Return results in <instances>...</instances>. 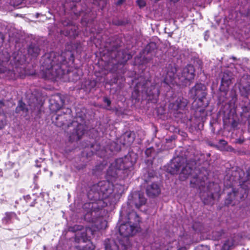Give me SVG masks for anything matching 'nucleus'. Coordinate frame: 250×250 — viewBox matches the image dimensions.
<instances>
[{"mask_svg": "<svg viewBox=\"0 0 250 250\" xmlns=\"http://www.w3.org/2000/svg\"><path fill=\"white\" fill-rule=\"evenodd\" d=\"M150 151V149H147L146 151V153L147 155H148V153Z\"/></svg>", "mask_w": 250, "mask_h": 250, "instance_id": "nucleus-31", "label": "nucleus"}, {"mask_svg": "<svg viewBox=\"0 0 250 250\" xmlns=\"http://www.w3.org/2000/svg\"><path fill=\"white\" fill-rule=\"evenodd\" d=\"M84 133L83 125L80 124L78 125V128L76 132L70 136V139L72 141L78 140L81 138Z\"/></svg>", "mask_w": 250, "mask_h": 250, "instance_id": "nucleus-14", "label": "nucleus"}, {"mask_svg": "<svg viewBox=\"0 0 250 250\" xmlns=\"http://www.w3.org/2000/svg\"><path fill=\"white\" fill-rule=\"evenodd\" d=\"M97 208V204L95 203H87L84 204V208L87 209L88 211L92 213Z\"/></svg>", "mask_w": 250, "mask_h": 250, "instance_id": "nucleus-17", "label": "nucleus"}, {"mask_svg": "<svg viewBox=\"0 0 250 250\" xmlns=\"http://www.w3.org/2000/svg\"><path fill=\"white\" fill-rule=\"evenodd\" d=\"M104 102L107 104V105H109L110 104V101L109 100H108L107 98L104 99Z\"/></svg>", "mask_w": 250, "mask_h": 250, "instance_id": "nucleus-27", "label": "nucleus"}, {"mask_svg": "<svg viewBox=\"0 0 250 250\" xmlns=\"http://www.w3.org/2000/svg\"><path fill=\"white\" fill-rule=\"evenodd\" d=\"M192 168L190 167L188 164L182 168V172L180 174L181 178L182 179V176L183 175L184 178H186L189 175L191 174Z\"/></svg>", "mask_w": 250, "mask_h": 250, "instance_id": "nucleus-16", "label": "nucleus"}, {"mask_svg": "<svg viewBox=\"0 0 250 250\" xmlns=\"http://www.w3.org/2000/svg\"><path fill=\"white\" fill-rule=\"evenodd\" d=\"M146 191L148 196L154 197L159 194L160 193V188L158 184L152 183L147 186Z\"/></svg>", "mask_w": 250, "mask_h": 250, "instance_id": "nucleus-12", "label": "nucleus"}, {"mask_svg": "<svg viewBox=\"0 0 250 250\" xmlns=\"http://www.w3.org/2000/svg\"><path fill=\"white\" fill-rule=\"evenodd\" d=\"M129 57H130V55H128L127 56V59H129Z\"/></svg>", "mask_w": 250, "mask_h": 250, "instance_id": "nucleus-41", "label": "nucleus"}, {"mask_svg": "<svg viewBox=\"0 0 250 250\" xmlns=\"http://www.w3.org/2000/svg\"><path fill=\"white\" fill-rule=\"evenodd\" d=\"M140 219L136 212L132 211L127 215V221L121 224L119 228V232L124 237L125 244L121 240L120 244L125 249H127L129 246L128 237L135 234L139 229Z\"/></svg>", "mask_w": 250, "mask_h": 250, "instance_id": "nucleus-2", "label": "nucleus"}, {"mask_svg": "<svg viewBox=\"0 0 250 250\" xmlns=\"http://www.w3.org/2000/svg\"><path fill=\"white\" fill-rule=\"evenodd\" d=\"M180 102H181V103L179 104V102L177 101L176 104H177V108L176 109H181L183 107H184L186 104H187V102L186 101H181L180 100Z\"/></svg>", "mask_w": 250, "mask_h": 250, "instance_id": "nucleus-22", "label": "nucleus"}, {"mask_svg": "<svg viewBox=\"0 0 250 250\" xmlns=\"http://www.w3.org/2000/svg\"><path fill=\"white\" fill-rule=\"evenodd\" d=\"M191 93L195 98V102L198 101L199 102L198 106H203V101L206 96L205 86L201 84H197L191 90Z\"/></svg>", "mask_w": 250, "mask_h": 250, "instance_id": "nucleus-5", "label": "nucleus"}, {"mask_svg": "<svg viewBox=\"0 0 250 250\" xmlns=\"http://www.w3.org/2000/svg\"><path fill=\"white\" fill-rule=\"evenodd\" d=\"M92 222L91 227H88L86 229L85 231L87 233L90 232L91 234H93L94 231L105 229L107 227V222L103 218H98Z\"/></svg>", "mask_w": 250, "mask_h": 250, "instance_id": "nucleus-8", "label": "nucleus"}, {"mask_svg": "<svg viewBox=\"0 0 250 250\" xmlns=\"http://www.w3.org/2000/svg\"><path fill=\"white\" fill-rule=\"evenodd\" d=\"M185 160L183 158H177L172 161L170 163L168 170L169 172L174 174L177 173L180 168L182 167L181 164L183 163Z\"/></svg>", "mask_w": 250, "mask_h": 250, "instance_id": "nucleus-11", "label": "nucleus"}, {"mask_svg": "<svg viewBox=\"0 0 250 250\" xmlns=\"http://www.w3.org/2000/svg\"><path fill=\"white\" fill-rule=\"evenodd\" d=\"M137 3L140 7H144L146 4L144 0H137Z\"/></svg>", "mask_w": 250, "mask_h": 250, "instance_id": "nucleus-24", "label": "nucleus"}, {"mask_svg": "<svg viewBox=\"0 0 250 250\" xmlns=\"http://www.w3.org/2000/svg\"><path fill=\"white\" fill-rule=\"evenodd\" d=\"M125 207H124L123 208H122V210L121 211V214H123L124 213V211H125Z\"/></svg>", "mask_w": 250, "mask_h": 250, "instance_id": "nucleus-30", "label": "nucleus"}, {"mask_svg": "<svg viewBox=\"0 0 250 250\" xmlns=\"http://www.w3.org/2000/svg\"><path fill=\"white\" fill-rule=\"evenodd\" d=\"M90 193H89V194H88V197H89V198H90Z\"/></svg>", "mask_w": 250, "mask_h": 250, "instance_id": "nucleus-42", "label": "nucleus"}, {"mask_svg": "<svg viewBox=\"0 0 250 250\" xmlns=\"http://www.w3.org/2000/svg\"><path fill=\"white\" fill-rule=\"evenodd\" d=\"M201 177V175L198 176L197 177H193L190 180V184L192 185L193 187H196L200 188V187H202L204 186L205 184V181L201 180L200 178Z\"/></svg>", "mask_w": 250, "mask_h": 250, "instance_id": "nucleus-15", "label": "nucleus"}, {"mask_svg": "<svg viewBox=\"0 0 250 250\" xmlns=\"http://www.w3.org/2000/svg\"><path fill=\"white\" fill-rule=\"evenodd\" d=\"M155 46V44L153 43L149 44L148 45L146 46V47L145 48V51H147L148 52L149 51V48L150 46Z\"/></svg>", "mask_w": 250, "mask_h": 250, "instance_id": "nucleus-25", "label": "nucleus"}, {"mask_svg": "<svg viewBox=\"0 0 250 250\" xmlns=\"http://www.w3.org/2000/svg\"><path fill=\"white\" fill-rule=\"evenodd\" d=\"M232 79V74L229 72H224L221 81V85L224 87V90L226 88H228L231 83V80Z\"/></svg>", "mask_w": 250, "mask_h": 250, "instance_id": "nucleus-13", "label": "nucleus"}, {"mask_svg": "<svg viewBox=\"0 0 250 250\" xmlns=\"http://www.w3.org/2000/svg\"><path fill=\"white\" fill-rule=\"evenodd\" d=\"M204 250H209V249L207 247H206L204 248Z\"/></svg>", "mask_w": 250, "mask_h": 250, "instance_id": "nucleus-36", "label": "nucleus"}, {"mask_svg": "<svg viewBox=\"0 0 250 250\" xmlns=\"http://www.w3.org/2000/svg\"><path fill=\"white\" fill-rule=\"evenodd\" d=\"M177 71L175 67L171 66L168 68L165 76V83L167 84L176 83L187 85L194 77V68L191 65H188L182 70H180L179 74L175 77V73Z\"/></svg>", "mask_w": 250, "mask_h": 250, "instance_id": "nucleus-1", "label": "nucleus"}, {"mask_svg": "<svg viewBox=\"0 0 250 250\" xmlns=\"http://www.w3.org/2000/svg\"><path fill=\"white\" fill-rule=\"evenodd\" d=\"M97 187L99 189H98V193H95L94 200H96L97 195H99L98 204H101L102 203L101 200L108 198L114 191V189L113 188L112 185L108 181H103L99 182Z\"/></svg>", "mask_w": 250, "mask_h": 250, "instance_id": "nucleus-4", "label": "nucleus"}, {"mask_svg": "<svg viewBox=\"0 0 250 250\" xmlns=\"http://www.w3.org/2000/svg\"><path fill=\"white\" fill-rule=\"evenodd\" d=\"M4 105L3 102L0 101V106L1 107L2 105Z\"/></svg>", "mask_w": 250, "mask_h": 250, "instance_id": "nucleus-32", "label": "nucleus"}, {"mask_svg": "<svg viewBox=\"0 0 250 250\" xmlns=\"http://www.w3.org/2000/svg\"><path fill=\"white\" fill-rule=\"evenodd\" d=\"M220 142H221V144L223 145H225L226 144H227V142L225 140H221V141H220Z\"/></svg>", "mask_w": 250, "mask_h": 250, "instance_id": "nucleus-29", "label": "nucleus"}, {"mask_svg": "<svg viewBox=\"0 0 250 250\" xmlns=\"http://www.w3.org/2000/svg\"><path fill=\"white\" fill-rule=\"evenodd\" d=\"M151 90H150L149 92H147L148 95L149 96L150 95H152V96L154 97L155 100H156V98L158 97V95L159 94V91L158 87H154L153 88L152 92L151 91Z\"/></svg>", "mask_w": 250, "mask_h": 250, "instance_id": "nucleus-19", "label": "nucleus"}, {"mask_svg": "<svg viewBox=\"0 0 250 250\" xmlns=\"http://www.w3.org/2000/svg\"><path fill=\"white\" fill-rule=\"evenodd\" d=\"M81 227L78 226V227H77V229H76L77 230H79V229L80 230L81 229Z\"/></svg>", "mask_w": 250, "mask_h": 250, "instance_id": "nucleus-35", "label": "nucleus"}, {"mask_svg": "<svg viewBox=\"0 0 250 250\" xmlns=\"http://www.w3.org/2000/svg\"><path fill=\"white\" fill-rule=\"evenodd\" d=\"M24 106H25V104L24 103H23L22 102H20L19 103V104L17 108V111H19L20 110H22L23 111L24 110Z\"/></svg>", "mask_w": 250, "mask_h": 250, "instance_id": "nucleus-23", "label": "nucleus"}, {"mask_svg": "<svg viewBox=\"0 0 250 250\" xmlns=\"http://www.w3.org/2000/svg\"><path fill=\"white\" fill-rule=\"evenodd\" d=\"M40 52V49L37 46H30L28 49V53L33 57H36Z\"/></svg>", "mask_w": 250, "mask_h": 250, "instance_id": "nucleus-18", "label": "nucleus"}, {"mask_svg": "<svg viewBox=\"0 0 250 250\" xmlns=\"http://www.w3.org/2000/svg\"><path fill=\"white\" fill-rule=\"evenodd\" d=\"M8 60H9V57H7L5 61H2L3 62H4V61H8Z\"/></svg>", "mask_w": 250, "mask_h": 250, "instance_id": "nucleus-39", "label": "nucleus"}, {"mask_svg": "<svg viewBox=\"0 0 250 250\" xmlns=\"http://www.w3.org/2000/svg\"><path fill=\"white\" fill-rule=\"evenodd\" d=\"M86 233H82V236L79 235V232L76 234V237L79 240L80 245L78 248L80 250H93L94 249V246L88 239Z\"/></svg>", "mask_w": 250, "mask_h": 250, "instance_id": "nucleus-7", "label": "nucleus"}, {"mask_svg": "<svg viewBox=\"0 0 250 250\" xmlns=\"http://www.w3.org/2000/svg\"><path fill=\"white\" fill-rule=\"evenodd\" d=\"M55 61L52 60L50 62L51 67H46L45 75L50 79H55L58 78L62 73V70L60 64H55Z\"/></svg>", "mask_w": 250, "mask_h": 250, "instance_id": "nucleus-6", "label": "nucleus"}, {"mask_svg": "<svg viewBox=\"0 0 250 250\" xmlns=\"http://www.w3.org/2000/svg\"><path fill=\"white\" fill-rule=\"evenodd\" d=\"M133 199H129V204H134L136 208H139L146 202V199L143 194L136 193L134 194Z\"/></svg>", "mask_w": 250, "mask_h": 250, "instance_id": "nucleus-10", "label": "nucleus"}, {"mask_svg": "<svg viewBox=\"0 0 250 250\" xmlns=\"http://www.w3.org/2000/svg\"><path fill=\"white\" fill-rule=\"evenodd\" d=\"M5 70L1 65H0V73H4Z\"/></svg>", "mask_w": 250, "mask_h": 250, "instance_id": "nucleus-28", "label": "nucleus"}, {"mask_svg": "<svg viewBox=\"0 0 250 250\" xmlns=\"http://www.w3.org/2000/svg\"><path fill=\"white\" fill-rule=\"evenodd\" d=\"M88 215H88V213L87 214H86V215H85V219H87V218H88Z\"/></svg>", "mask_w": 250, "mask_h": 250, "instance_id": "nucleus-34", "label": "nucleus"}, {"mask_svg": "<svg viewBox=\"0 0 250 250\" xmlns=\"http://www.w3.org/2000/svg\"><path fill=\"white\" fill-rule=\"evenodd\" d=\"M212 198H213V196H212V195H211L210 197V199H212Z\"/></svg>", "mask_w": 250, "mask_h": 250, "instance_id": "nucleus-40", "label": "nucleus"}, {"mask_svg": "<svg viewBox=\"0 0 250 250\" xmlns=\"http://www.w3.org/2000/svg\"><path fill=\"white\" fill-rule=\"evenodd\" d=\"M125 0H120V1L118 2V4L121 3L123 1H124Z\"/></svg>", "mask_w": 250, "mask_h": 250, "instance_id": "nucleus-37", "label": "nucleus"}, {"mask_svg": "<svg viewBox=\"0 0 250 250\" xmlns=\"http://www.w3.org/2000/svg\"><path fill=\"white\" fill-rule=\"evenodd\" d=\"M127 137L128 138H129L130 139V140L128 141V142L126 143V144H128L129 145L132 141H133V138H130V136L129 135H125L124 136V137Z\"/></svg>", "mask_w": 250, "mask_h": 250, "instance_id": "nucleus-26", "label": "nucleus"}, {"mask_svg": "<svg viewBox=\"0 0 250 250\" xmlns=\"http://www.w3.org/2000/svg\"><path fill=\"white\" fill-rule=\"evenodd\" d=\"M232 246V242L228 240L224 244L223 249L224 250H229Z\"/></svg>", "mask_w": 250, "mask_h": 250, "instance_id": "nucleus-21", "label": "nucleus"}, {"mask_svg": "<svg viewBox=\"0 0 250 250\" xmlns=\"http://www.w3.org/2000/svg\"><path fill=\"white\" fill-rule=\"evenodd\" d=\"M186 250V248H184V247H182L180 249H179V250Z\"/></svg>", "mask_w": 250, "mask_h": 250, "instance_id": "nucleus-33", "label": "nucleus"}, {"mask_svg": "<svg viewBox=\"0 0 250 250\" xmlns=\"http://www.w3.org/2000/svg\"><path fill=\"white\" fill-rule=\"evenodd\" d=\"M16 214L14 212H7L5 214V216L3 219V221L8 223L10 219L15 217Z\"/></svg>", "mask_w": 250, "mask_h": 250, "instance_id": "nucleus-20", "label": "nucleus"}, {"mask_svg": "<svg viewBox=\"0 0 250 250\" xmlns=\"http://www.w3.org/2000/svg\"><path fill=\"white\" fill-rule=\"evenodd\" d=\"M171 1H173L174 2H177L178 0H170Z\"/></svg>", "mask_w": 250, "mask_h": 250, "instance_id": "nucleus-38", "label": "nucleus"}, {"mask_svg": "<svg viewBox=\"0 0 250 250\" xmlns=\"http://www.w3.org/2000/svg\"><path fill=\"white\" fill-rule=\"evenodd\" d=\"M134 162L132 161H129L128 157L117 159L108 169L107 176L115 177L118 174V170L128 169L133 166Z\"/></svg>", "mask_w": 250, "mask_h": 250, "instance_id": "nucleus-3", "label": "nucleus"}, {"mask_svg": "<svg viewBox=\"0 0 250 250\" xmlns=\"http://www.w3.org/2000/svg\"><path fill=\"white\" fill-rule=\"evenodd\" d=\"M238 84L241 94L246 96L250 91V77H243L240 79Z\"/></svg>", "mask_w": 250, "mask_h": 250, "instance_id": "nucleus-9", "label": "nucleus"}]
</instances>
